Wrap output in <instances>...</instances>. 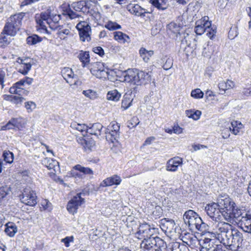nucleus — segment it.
<instances>
[{"instance_id":"nucleus-1","label":"nucleus","mask_w":251,"mask_h":251,"mask_svg":"<svg viewBox=\"0 0 251 251\" xmlns=\"http://www.w3.org/2000/svg\"><path fill=\"white\" fill-rule=\"evenodd\" d=\"M216 238L227 249L237 251L242 246L243 234L226 222H219L215 226Z\"/></svg>"},{"instance_id":"nucleus-2","label":"nucleus","mask_w":251,"mask_h":251,"mask_svg":"<svg viewBox=\"0 0 251 251\" xmlns=\"http://www.w3.org/2000/svg\"><path fill=\"white\" fill-rule=\"evenodd\" d=\"M60 19V15L55 13L50 8L39 14H36L35 16L37 25L42 30L46 32L47 31L46 25H49L50 28L56 29L57 28V25L54 26L52 23L57 24Z\"/></svg>"},{"instance_id":"nucleus-3","label":"nucleus","mask_w":251,"mask_h":251,"mask_svg":"<svg viewBox=\"0 0 251 251\" xmlns=\"http://www.w3.org/2000/svg\"><path fill=\"white\" fill-rule=\"evenodd\" d=\"M184 223L188 225L190 229L199 230L202 232L206 231L208 225L204 223L199 215L192 210L186 211L183 215Z\"/></svg>"},{"instance_id":"nucleus-4","label":"nucleus","mask_w":251,"mask_h":251,"mask_svg":"<svg viewBox=\"0 0 251 251\" xmlns=\"http://www.w3.org/2000/svg\"><path fill=\"white\" fill-rule=\"evenodd\" d=\"M166 243L160 237L150 236L144 238L140 244L141 251H154L158 248H165Z\"/></svg>"},{"instance_id":"nucleus-5","label":"nucleus","mask_w":251,"mask_h":251,"mask_svg":"<svg viewBox=\"0 0 251 251\" xmlns=\"http://www.w3.org/2000/svg\"><path fill=\"white\" fill-rule=\"evenodd\" d=\"M218 205L223 213V217L227 221H229L231 218V211L233 210V206L235 205V202L231 201L229 198H223L219 197L217 199Z\"/></svg>"},{"instance_id":"nucleus-6","label":"nucleus","mask_w":251,"mask_h":251,"mask_svg":"<svg viewBox=\"0 0 251 251\" xmlns=\"http://www.w3.org/2000/svg\"><path fill=\"white\" fill-rule=\"evenodd\" d=\"M215 239L204 238L199 241L200 251H226L221 244H216Z\"/></svg>"},{"instance_id":"nucleus-7","label":"nucleus","mask_w":251,"mask_h":251,"mask_svg":"<svg viewBox=\"0 0 251 251\" xmlns=\"http://www.w3.org/2000/svg\"><path fill=\"white\" fill-rule=\"evenodd\" d=\"M205 210L207 215L213 221L218 222L221 220L223 213L218 205L217 202H212L206 205Z\"/></svg>"},{"instance_id":"nucleus-8","label":"nucleus","mask_w":251,"mask_h":251,"mask_svg":"<svg viewBox=\"0 0 251 251\" xmlns=\"http://www.w3.org/2000/svg\"><path fill=\"white\" fill-rule=\"evenodd\" d=\"M20 198L23 203L29 206H33L37 203L36 193L30 187L25 188Z\"/></svg>"},{"instance_id":"nucleus-9","label":"nucleus","mask_w":251,"mask_h":251,"mask_svg":"<svg viewBox=\"0 0 251 251\" xmlns=\"http://www.w3.org/2000/svg\"><path fill=\"white\" fill-rule=\"evenodd\" d=\"M123 81L134 85H140L139 70L136 69H128L122 74Z\"/></svg>"},{"instance_id":"nucleus-10","label":"nucleus","mask_w":251,"mask_h":251,"mask_svg":"<svg viewBox=\"0 0 251 251\" xmlns=\"http://www.w3.org/2000/svg\"><path fill=\"white\" fill-rule=\"evenodd\" d=\"M90 72L93 75L99 78L106 79L108 77V70L105 69L103 63L100 62L93 63L92 67L90 69Z\"/></svg>"},{"instance_id":"nucleus-11","label":"nucleus","mask_w":251,"mask_h":251,"mask_svg":"<svg viewBox=\"0 0 251 251\" xmlns=\"http://www.w3.org/2000/svg\"><path fill=\"white\" fill-rule=\"evenodd\" d=\"M80 195L81 193L77 194L68 202L67 208L70 213H75L78 207L84 202V199L82 198Z\"/></svg>"},{"instance_id":"nucleus-12","label":"nucleus","mask_w":251,"mask_h":251,"mask_svg":"<svg viewBox=\"0 0 251 251\" xmlns=\"http://www.w3.org/2000/svg\"><path fill=\"white\" fill-rule=\"evenodd\" d=\"M28 60V58L25 59H21L20 57L17 58V62L19 63V65L17 66V71L24 75H27L31 68L32 64Z\"/></svg>"},{"instance_id":"nucleus-13","label":"nucleus","mask_w":251,"mask_h":251,"mask_svg":"<svg viewBox=\"0 0 251 251\" xmlns=\"http://www.w3.org/2000/svg\"><path fill=\"white\" fill-rule=\"evenodd\" d=\"M182 29V26L180 24L174 22L170 23L167 26L168 33L172 36V38L176 40L177 39L178 36L180 35Z\"/></svg>"},{"instance_id":"nucleus-14","label":"nucleus","mask_w":251,"mask_h":251,"mask_svg":"<svg viewBox=\"0 0 251 251\" xmlns=\"http://www.w3.org/2000/svg\"><path fill=\"white\" fill-rule=\"evenodd\" d=\"M151 228L150 225L147 224H143L140 225L138 231L136 233V237L139 239L148 238L151 235Z\"/></svg>"},{"instance_id":"nucleus-15","label":"nucleus","mask_w":251,"mask_h":251,"mask_svg":"<svg viewBox=\"0 0 251 251\" xmlns=\"http://www.w3.org/2000/svg\"><path fill=\"white\" fill-rule=\"evenodd\" d=\"M79 144L82 146L85 151L90 152L95 148V142L92 138H84L80 137L77 140Z\"/></svg>"},{"instance_id":"nucleus-16","label":"nucleus","mask_w":251,"mask_h":251,"mask_svg":"<svg viewBox=\"0 0 251 251\" xmlns=\"http://www.w3.org/2000/svg\"><path fill=\"white\" fill-rule=\"evenodd\" d=\"M238 225L244 231L251 234V214L248 213L240 220Z\"/></svg>"},{"instance_id":"nucleus-17","label":"nucleus","mask_w":251,"mask_h":251,"mask_svg":"<svg viewBox=\"0 0 251 251\" xmlns=\"http://www.w3.org/2000/svg\"><path fill=\"white\" fill-rule=\"evenodd\" d=\"M24 125L23 119L22 118H12L8 123L2 127L3 129H10L14 127L20 129L23 127Z\"/></svg>"},{"instance_id":"nucleus-18","label":"nucleus","mask_w":251,"mask_h":251,"mask_svg":"<svg viewBox=\"0 0 251 251\" xmlns=\"http://www.w3.org/2000/svg\"><path fill=\"white\" fill-rule=\"evenodd\" d=\"M42 164L44 165L49 170H52V173H55L60 170L58 162L52 158H46L42 160Z\"/></svg>"},{"instance_id":"nucleus-19","label":"nucleus","mask_w":251,"mask_h":251,"mask_svg":"<svg viewBox=\"0 0 251 251\" xmlns=\"http://www.w3.org/2000/svg\"><path fill=\"white\" fill-rule=\"evenodd\" d=\"M61 74L67 82L71 85L76 84V80L73 81L75 75L72 69L68 67L64 68L61 71Z\"/></svg>"},{"instance_id":"nucleus-20","label":"nucleus","mask_w":251,"mask_h":251,"mask_svg":"<svg viewBox=\"0 0 251 251\" xmlns=\"http://www.w3.org/2000/svg\"><path fill=\"white\" fill-rule=\"evenodd\" d=\"M182 164V159L179 157H175L168 160L166 170L168 171L175 172L177 169L178 166Z\"/></svg>"},{"instance_id":"nucleus-21","label":"nucleus","mask_w":251,"mask_h":251,"mask_svg":"<svg viewBox=\"0 0 251 251\" xmlns=\"http://www.w3.org/2000/svg\"><path fill=\"white\" fill-rule=\"evenodd\" d=\"M11 197V190L7 186L0 188V204L6 203Z\"/></svg>"},{"instance_id":"nucleus-22","label":"nucleus","mask_w":251,"mask_h":251,"mask_svg":"<svg viewBox=\"0 0 251 251\" xmlns=\"http://www.w3.org/2000/svg\"><path fill=\"white\" fill-rule=\"evenodd\" d=\"M121 180L119 176L114 175L103 180L100 183V186L104 187L113 185H119L120 184Z\"/></svg>"},{"instance_id":"nucleus-23","label":"nucleus","mask_w":251,"mask_h":251,"mask_svg":"<svg viewBox=\"0 0 251 251\" xmlns=\"http://www.w3.org/2000/svg\"><path fill=\"white\" fill-rule=\"evenodd\" d=\"M25 15V13H19L11 16L8 20L10 23L13 25L15 26L19 29L22 24V20Z\"/></svg>"},{"instance_id":"nucleus-24","label":"nucleus","mask_w":251,"mask_h":251,"mask_svg":"<svg viewBox=\"0 0 251 251\" xmlns=\"http://www.w3.org/2000/svg\"><path fill=\"white\" fill-rule=\"evenodd\" d=\"M162 229L166 232L172 233L176 228V224L174 220H164L161 223Z\"/></svg>"},{"instance_id":"nucleus-25","label":"nucleus","mask_w":251,"mask_h":251,"mask_svg":"<svg viewBox=\"0 0 251 251\" xmlns=\"http://www.w3.org/2000/svg\"><path fill=\"white\" fill-rule=\"evenodd\" d=\"M103 126L101 124L97 123L93 124L90 127L88 126V129L87 132L90 134L99 136L100 135L101 130Z\"/></svg>"},{"instance_id":"nucleus-26","label":"nucleus","mask_w":251,"mask_h":251,"mask_svg":"<svg viewBox=\"0 0 251 251\" xmlns=\"http://www.w3.org/2000/svg\"><path fill=\"white\" fill-rule=\"evenodd\" d=\"M77 57L82 63V66L85 67L90 63V55L88 51L80 50L77 55Z\"/></svg>"},{"instance_id":"nucleus-27","label":"nucleus","mask_w":251,"mask_h":251,"mask_svg":"<svg viewBox=\"0 0 251 251\" xmlns=\"http://www.w3.org/2000/svg\"><path fill=\"white\" fill-rule=\"evenodd\" d=\"M235 206L236 205L233 206V210L231 211V215L232 214L236 220L239 222L240 220L243 218L249 212L238 207L235 208Z\"/></svg>"},{"instance_id":"nucleus-28","label":"nucleus","mask_w":251,"mask_h":251,"mask_svg":"<svg viewBox=\"0 0 251 251\" xmlns=\"http://www.w3.org/2000/svg\"><path fill=\"white\" fill-rule=\"evenodd\" d=\"M4 232L7 235L13 237L17 232V228L16 225L12 222H8L5 224Z\"/></svg>"},{"instance_id":"nucleus-29","label":"nucleus","mask_w":251,"mask_h":251,"mask_svg":"<svg viewBox=\"0 0 251 251\" xmlns=\"http://www.w3.org/2000/svg\"><path fill=\"white\" fill-rule=\"evenodd\" d=\"M114 39L121 43H129L130 38L128 35L121 31L114 32Z\"/></svg>"},{"instance_id":"nucleus-30","label":"nucleus","mask_w":251,"mask_h":251,"mask_svg":"<svg viewBox=\"0 0 251 251\" xmlns=\"http://www.w3.org/2000/svg\"><path fill=\"white\" fill-rule=\"evenodd\" d=\"M19 29L8 21L4 26L3 32L7 35L14 36Z\"/></svg>"},{"instance_id":"nucleus-31","label":"nucleus","mask_w":251,"mask_h":251,"mask_svg":"<svg viewBox=\"0 0 251 251\" xmlns=\"http://www.w3.org/2000/svg\"><path fill=\"white\" fill-rule=\"evenodd\" d=\"M139 75L140 85L146 84L150 81L151 77V73L139 71Z\"/></svg>"},{"instance_id":"nucleus-32","label":"nucleus","mask_w":251,"mask_h":251,"mask_svg":"<svg viewBox=\"0 0 251 251\" xmlns=\"http://www.w3.org/2000/svg\"><path fill=\"white\" fill-rule=\"evenodd\" d=\"M140 56L145 62H148L150 57L153 54L154 51L152 50H148L144 48H141L139 50Z\"/></svg>"},{"instance_id":"nucleus-33","label":"nucleus","mask_w":251,"mask_h":251,"mask_svg":"<svg viewBox=\"0 0 251 251\" xmlns=\"http://www.w3.org/2000/svg\"><path fill=\"white\" fill-rule=\"evenodd\" d=\"M243 127V125L240 122L234 121L231 123V126L229 127L230 130L234 135H237L240 130Z\"/></svg>"},{"instance_id":"nucleus-34","label":"nucleus","mask_w":251,"mask_h":251,"mask_svg":"<svg viewBox=\"0 0 251 251\" xmlns=\"http://www.w3.org/2000/svg\"><path fill=\"white\" fill-rule=\"evenodd\" d=\"M105 134L106 139L112 143H114L115 141H116L119 137V132L114 130H107V129L105 131Z\"/></svg>"},{"instance_id":"nucleus-35","label":"nucleus","mask_w":251,"mask_h":251,"mask_svg":"<svg viewBox=\"0 0 251 251\" xmlns=\"http://www.w3.org/2000/svg\"><path fill=\"white\" fill-rule=\"evenodd\" d=\"M71 127L82 133V135L85 136L87 134L88 126L85 124H80L75 122L73 123L71 125Z\"/></svg>"},{"instance_id":"nucleus-36","label":"nucleus","mask_w":251,"mask_h":251,"mask_svg":"<svg viewBox=\"0 0 251 251\" xmlns=\"http://www.w3.org/2000/svg\"><path fill=\"white\" fill-rule=\"evenodd\" d=\"M26 43L29 45H35L42 41V38L36 34H32L26 38Z\"/></svg>"},{"instance_id":"nucleus-37","label":"nucleus","mask_w":251,"mask_h":251,"mask_svg":"<svg viewBox=\"0 0 251 251\" xmlns=\"http://www.w3.org/2000/svg\"><path fill=\"white\" fill-rule=\"evenodd\" d=\"M143 9L139 5L135 4L129 6V11L130 12L137 16H141L143 15Z\"/></svg>"},{"instance_id":"nucleus-38","label":"nucleus","mask_w":251,"mask_h":251,"mask_svg":"<svg viewBox=\"0 0 251 251\" xmlns=\"http://www.w3.org/2000/svg\"><path fill=\"white\" fill-rule=\"evenodd\" d=\"M121 94L117 90H113L109 91L107 94V99L113 101H118L120 97Z\"/></svg>"},{"instance_id":"nucleus-39","label":"nucleus","mask_w":251,"mask_h":251,"mask_svg":"<svg viewBox=\"0 0 251 251\" xmlns=\"http://www.w3.org/2000/svg\"><path fill=\"white\" fill-rule=\"evenodd\" d=\"M186 116L194 120H198L199 119L201 112L200 110H196L194 111L192 110H187L185 111Z\"/></svg>"},{"instance_id":"nucleus-40","label":"nucleus","mask_w":251,"mask_h":251,"mask_svg":"<svg viewBox=\"0 0 251 251\" xmlns=\"http://www.w3.org/2000/svg\"><path fill=\"white\" fill-rule=\"evenodd\" d=\"M80 39L82 42H89L91 40V30H87L85 31H78Z\"/></svg>"},{"instance_id":"nucleus-41","label":"nucleus","mask_w":251,"mask_h":251,"mask_svg":"<svg viewBox=\"0 0 251 251\" xmlns=\"http://www.w3.org/2000/svg\"><path fill=\"white\" fill-rule=\"evenodd\" d=\"M74 169L82 173L84 175L91 176L93 175V171L90 168L84 167L79 164L75 166Z\"/></svg>"},{"instance_id":"nucleus-42","label":"nucleus","mask_w":251,"mask_h":251,"mask_svg":"<svg viewBox=\"0 0 251 251\" xmlns=\"http://www.w3.org/2000/svg\"><path fill=\"white\" fill-rule=\"evenodd\" d=\"M86 98H89L90 100H95L98 97V94L97 92L92 89H88L83 90L82 92Z\"/></svg>"},{"instance_id":"nucleus-43","label":"nucleus","mask_w":251,"mask_h":251,"mask_svg":"<svg viewBox=\"0 0 251 251\" xmlns=\"http://www.w3.org/2000/svg\"><path fill=\"white\" fill-rule=\"evenodd\" d=\"M2 32L0 35V47H3L8 45L10 42V38L8 37L7 35Z\"/></svg>"},{"instance_id":"nucleus-44","label":"nucleus","mask_w":251,"mask_h":251,"mask_svg":"<svg viewBox=\"0 0 251 251\" xmlns=\"http://www.w3.org/2000/svg\"><path fill=\"white\" fill-rule=\"evenodd\" d=\"M76 28L78 31L91 30L90 26L85 21H80L76 25Z\"/></svg>"},{"instance_id":"nucleus-45","label":"nucleus","mask_w":251,"mask_h":251,"mask_svg":"<svg viewBox=\"0 0 251 251\" xmlns=\"http://www.w3.org/2000/svg\"><path fill=\"white\" fill-rule=\"evenodd\" d=\"M4 160L8 163H12L14 159V154L9 151H4L2 155Z\"/></svg>"},{"instance_id":"nucleus-46","label":"nucleus","mask_w":251,"mask_h":251,"mask_svg":"<svg viewBox=\"0 0 251 251\" xmlns=\"http://www.w3.org/2000/svg\"><path fill=\"white\" fill-rule=\"evenodd\" d=\"M211 42H208L203 45L202 55L204 56L208 57L210 55L212 51V47L210 45Z\"/></svg>"},{"instance_id":"nucleus-47","label":"nucleus","mask_w":251,"mask_h":251,"mask_svg":"<svg viewBox=\"0 0 251 251\" xmlns=\"http://www.w3.org/2000/svg\"><path fill=\"white\" fill-rule=\"evenodd\" d=\"M57 28H58V37L60 39H65V35H68L70 33L69 29H67V28L62 29V26L58 25Z\"/></svg>"},{"instance_id":"nucleus-48","label":"nucleus","mask_w":251,"mask_h":251,"mask_svg":"<svg viewBox=\"0 0 251 251\" xmlns=\"http://www.w3.org/2000/svg\"><path fill=\"white\" fill-rule=\"evenodd\" d=\"M140 123V121L137 117H132L129 121H128L127 123V126L129 128H132L133 127H136Z\"/></svg>"},{"instance_id":"nucleus-49","label":"nucleus","mask_w":251,"mask_h":251,"mask_svg":"<svg viewBox=\"0 0 251 251\" xmlns=\"http://www.w3.org/2000/svg\"><path fill=\"white\" fill-rule=\"evenodd\" d=\"M132 100H131L130 98L125 96L122 101V108H123L124 110L127 109L130 106Z\"/></svg>"},{"instance_id":"nucleus-50","label":"nucleus","mask_w":251,"mask_h":251,"mask_svg":"<svg viewBox=\"0 0 251 251\" xmlns=\"http://www.w3.org/2000/svg\"><path fill=\"white\" fill-rule=\"evenodd\" d=\"M191 95L195 99H201L203 96V93L200 89H196L192 91Z\"/></svg>"},{"instance_id":"nucleus-51","label":"nucleus","mask_w":251,"mask_h":251,"mask_svg":"<svg viewBox=\"0 0 251 251\" xmlns=\"http://www.w3.org/2000/svg\"><path fill=\"white\" fill-rule=\"evenodd\" d=\"M105 27L110 30H114L121 28V26L120 25L117 24L116 23L109 22L105 25Z\"/></svg>"},{"instance_id":"nucleus-52","label":"nucleus","mask_w":251,"mask_h":251,"mask_svg":"<svg viewBox=\"0 0 251 251\" xmlns=\"http://www.w3.org/2000/svg\"><path fill=\"white\" fill-rule=\"evenodd\" d=\"M66 14L71 19L78 18L81 16L73 11L70 8L66 10Z\"/></svg>"},{"instance_id":"nucleus-53","label":"nucleus","mask_w":251,"mask_h":251,"mask_svg":"<svg viewBox=\"0 0 251 251\" xmlns=\"http://www.w3.org/2000/svg\"><path fill=\"white\" fill-rule=\"evenodd\" d=\"M196 24V26L195 27V31L197 34L201 35L205 32L203 26H202V25L200 24L199 21H197Z\"/></svg>"},{"instance_id":"nucleus-54","label":"nucleus","mask_w":251,"mask_h":251,"mask_svg":"<svg viewBox=\"0 0 251 251\" xmlns=\"http://www.w3.org/2000/svg\"><path fill=\"white\" fill-rule=\"evenodd\" d=\"M181 247L183 248V246L181 245L178 242H174L172 244L169 251H181Z\"/></svg>"},{"instance_id":"nucleus-55","label":"nucleus","mask_w":251,"mask_h":251,"mask_svg":"<svg viewBox=\"0 0 251 251\" xmlns=\"http://www.w3.org/2000/svg\"><path fill=\"white\" fill-rule=\"evenodd\" d=\"M208 20V17H204L202 21L203 23H202L201 21H199L200 24L202 25V26H203L205 31L207 29H209L210 27L211 26V23L209 22Z\"/></svg>"},{"instance_id":"nucleus-56","label":"nucleus","mask_w":251,"mask_h":251,"mask_svg":"<svg viewBox=\"0 0 251 251\" xmlns=\"http://www.w3.org/2000/svg\"><path fill=\"white\" fill-rule=\"evenodd\" d=\"M208 20V17H204L202 21L203 23H202L201 21H199L200 24L202 25V26H203L205 31L207 29H209L210 27L211 26V23L209 22Z\"/></svg>"},{"instance_id":"nucleus-57","label":"nucleus","mask_w":251,"mask_h":251,"mask_svg":"<svg viewBox=\"0 0 251 251\" xmlns=\"http://www.w3.org/2000/svg\"><path fill=\"white\" fill-rule=\"evenodd\" d=\"M25 106L27 110V112H30L36 108V105L34 102L27 101L25 102Z\"/></svg>"},{"instance_id":"nucleus-58","label":"nucleus","mask_w":251,"mask_h":251,"mask_svg":"<svg viewBox=\"0 0 251 251\" xmlns=\"http://www.w3.org/2000/svg\"><path fill=\"white\" fill-rule=\"evenodd\" d=\"M85 1H79L75 3H74V8L75 11H80L82 10L83 7L86 4Z\"/></svg>"},{"instance_id":"nucleus-59","label":"nucleus","mask_w":251,"mask_h":251,"mask_svg":"<svg viewBox=\"0 0 251 251\" xmlns=\"http://www.w3.org/2000/svg\"><path fill=\"white\" fill-rule=\"evenodd\" d=\"M25 99L23 97L15 96L12 97V99L11 100V101L16 104V105H19L22 104V102Z\"/></svg>"},{"instance_id":"nucleus-60","label":"nucleus","mask_w":251,"mask_h":251,"mask_svg":"<svg viewBox=\"0 0 251 251\" xmlns=\"http://www.w3.org/2000/svg\"><path fill=\"white\" fill-rule=\"evenodd\" d=\"M173 66V60L168 58L166 59L165 63L163 66V68L165 70H168L172 68Z\"/></svg>"},{"instance_id":"nucleus-61","label":"nucleus","mask_w":251,"mask_h":251,"mask_svg":"<svg viewBox=\"0 0 251 251\" xmlns=\"http://www.w3.org/2000/svg\"><path fill=\"white\" fill-rule=\"evenodd\" d=\"M93 51L94 52L99 54L100 56H102L104 54V50L101 47H96L93 48Z\"/></svg>"},{"instance_id":"nucleus-62","label":"nucleus","mask_w":251,"mask_h":251,"mask_svg":"<svg viewBox=\"0 0 251 251\" xmlns=\"http://www.w3.org/2000/svg\"><path fill=\"white\" fill-rule=\"evenodd\" d=\"M119 129L120 126L117 123H111V126H109V127L107 128V130H114L118 132H119Z\"/></svg>"},{"instance_id":"nucleus-63","label":"nucleus","mask_w":251,"mask_h":251,"mask_svg":"<svg viewBox=\"0 0 251 251\" xmlns=\"http://www.w3.org/2000/svg\"><path fill=\"white\" fill-rule=\"evenodd\" d=\"M73 241V236H67L64 239H62L61 241L63 242L66 247H68L70 246V243Z\"/></svg>"},{"instance_id":"nucleus-64","label":"nucleus","mask_w":251,"mask_h":251,"mask_svg":"<svg viewBox=\"0 0 251 251\" xmlns=\"http://www.w3.org/2000/svg\"><path fill=\"white\" fill-rule=\"evenodd\" d=\"M150 2L158 9H164L161 7V4L158 0H150Z\"/></svg>"}]
</instances>
